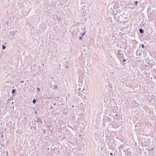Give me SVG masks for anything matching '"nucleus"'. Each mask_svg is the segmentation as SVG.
I'll use <instances>...</instances> for the list:
<instances>
[{
  "instance_id": "f257e3e1",
  "label": "nucleus",
  "mask_w": 156,
  "mask_h": 156,
  "mask_svg": "<svg viewBox=\"0 0 156 156\" xmlns=\"http://www.w3.org/2000/svg\"><path fill=\"white\" fill-rule=\"evenodd\" d=\"M122 51L121 50L118 51V55L117 56L118 57V58L119 59L120 61L121 62L122 61V59L123 58H124V56L123 55H122V54L120 53L119 52L120 51Z\"/></svg>"
},
{
  "instance_id": "c03bdc74",
  "label": "nucleus",
  "mask_w": 156,
  "mask_h": 156,
  "mask_svg": "<svg viewBox=\"0 0 156 156\" xmlns=\"http://www.w3.org/2000/svg\"><path fill=\"white\" fill-rule=\"evenodd\" d=\"M84 89H85L84 88H83V90H84Z\"/></svg>"
},
{
  "instance_id": "9b49d317",
  "label": "nucleus",
  "mask_w": 156,
  "mask_h": 156,
  "mask_svg": "<svg viewBox=\"0 0 156 156\" xmlns=\"http://www.w3.org/2000/svg\"><path fill=\"white\" fill-rule=\"evenodd\" d=\"M58 86L56 85H55L54 87V89L56 90L58 88Z\"/></svg>"
},
{
  "instance_id": "0eeeda50",
  "label": "nucleus",
  "mask_w": 156,
  "mask_h": 156,
  "mask_svg": "<svg viewBox=\"0 0 156 156\" xmlns=\"http://www.w3.org/2000/svg\"><path fill=\"white\" fill-rule=\"evenodd\" d=\"M139 31L140 33L141 34H143L144 32V30L142 28L139 29Z\"/></svg>"
},
{
  "instance_id": "2eb2a0df",
  "label": "nucleus",
  "mask_w": 156,
  "mask_h": 156,
  "mask_svg": "<svg viewBox=\"0 0 156 156\" xmlns=\"http://www.w3.org/2000/svg\"><path fill=\"white\" fill-rule=\"evenodd\" d=\"M122 61H123V62H126V59H123H123H122Z\"/></svg>"
},
{
  "instance_id": "473e14b6",
  "label": "nucleus",
  "mask_w": 156,
  "mask_h": 156,
  "mask_svg": "<svg viewBox=\"0 0 156 156\" xmlns=\"http://www.w3.org/2000/svg\"><path fill=\"white\" fill-rule=\"evenodd\" d=\"M32 128H33V127H30V129H32Z\"/></svg>"
},
{
  "instance_id": "37998d69",
  "label": "nucleus",
  "mask_w": 156,
  "mask_h": 156,
  "mask_svg": "<svg viewBox=\"0 0 156 156\" xmlns=\"http://www.w3.org/2000/svg\"><path fill=\"white\" fill-rule=\"evenodd\" d=\"M84 89H85L84 88H83V90H84Z\"/></svg>"
},
{
  "instance_id": "58836bf2",
  "label": "nucleus",
  "mask_w": 156,
  "mask_h": 156,
  "mask_svg": "<svg viewBox=\"0 0 156 156\" xmlns=\"http://www.w3.org/2000/svg\"><path fill=\"white\" fill-rule=\"evenodd\" d=\"M72 107H74V106L73 105Z\"/></svg>"
},
{
  "instance_id": "c756f323",
  "label": "nucleus",
  "mask_w": 156,
  "mask_h": 156,
  "mask_svg": "<svg viewBox=\"0 0 156 156\" xmlns=\"http://www.w3.org/2000/svg\"><path fill=\"white\" fill-rule=\"evenodd\" d=\"M81 90V89L80 88H79V89H78V90Z\"/></svg>"
},
{
  "instance_id": "aec40b11",
  "label": "nucleus",
  "mask_w": 156,
  "mask_h": 156,
  "mask_svg": "<svg viewBox=\"0 0 156 156\" xmlns=\"http://www.w3.org/2000/svg\"><path fill=\"white\" fill-rule=\"evenodd\" d=\"M82 37H80L79 38V39L80 40H82L83 39V38H82Z\"/></svg>"
},
{
  "instance_id": "9d476101",
  "label": "nucleus",
  "mask_w": 156,
  "mask_h": 156,
  "mask_svg": "<svg viewBox=\"0 0 156 156\" xmlns=\"http://www.w3.org/2000/svg\"><path fill=\"white\" fill-rule=\"evenodd\" d=\"M2 49H5V48H6V47H5V46H4V45H2Z\"/></svg>"
},
{
  "instance_id": "2f4dec72",
  "label": "nucleus",
  "mask_w": 156,
  "mask_h": 156,
  "mask_svg": "<svg viewBox=\"0 0 156 156\" xmlns=\"http://www.w3.org/2000/svg\"><path fill=\"white\" fill-rule=\"evenodd\" d=\"M35 114H37V111H35Z\"/></svg>"
},
{
  "instance_id": "a878e982",
  "label": "nucleus",
  "mask_w": 156,
  "mask_h": 156,
  "mask_svg": "<svg viewBox=\"0 0 156 156\" xmlns=\"http://www.w3.org/2000/svg\"><path fill=\"white\" fill-rule=\"evenodd\" d=\"M37 119L38 120H41V119L39 118H37Z\"/></svg>"
},
{
  "instance_id": "49530a36",
  "label": "nucleus",
  "mask_w": 156,
  "mask_h": 156,
  "mask_svg": "<svg viewBox=\"0 0 156 156\" xmlns=\"http://www.w3.org/2000/svg\"><path fill=\"white\" fill-rule=\"evenodd\" d=\"M13 102H12V104H13Z\"/></svg>"
},
{
  "instance_id": "c85d7f7f",
  "label": "nucleus",
  "mask_w": 156,
  "mask_h": 156,
  "mask_svg": "<svg viewBox=\"0 0 156 156\" xmlns=\"http://www.w3.org/2000/svg\"><path fill=\"white\" fill-rule=\"evenodd\" d=\"M56 105V103H54V105Z\"/></svg>"
},
{
  "instance_id": "ddd939ff",
  "label": "nucleus",
  "mask_w": 156,
  "mask_h": 156,
  "mask_svg": "<svg viewBox=\"0 0 156 156\" xmlns=\"http://www.w3.org/2000/svg\"><path fill=\"white\" fill-rule=\"evenodd\" d=\"M151 9V7H149L148 8L147 11H150Z\"/></svg>"
},
{
  "instance_id": "cd10ccee",
  "label": "nucleus",
  "mask_w": 156,
  "mask_h": 156,
  "mask_svg": "<svg viewBox=\"0 0 156 156\" xmlns=\"http://www.w3.org/2000/svg\"><path fill=\"white\" fill-rule=\"evenodd\" d=\"M53 108V107H52V106H51V107H50V109H52Z\"/></svg>"
},
{
  "instance_id": "5701e85b",
  "label": "nucleus",
  "mask_w": 156,
  "mask_h": 156,
  "mask_svg": "<svg viewBox=\"0 0 156 156\" xmlns=\"http://www.w3.org/2000/svg\"><path fill=\"white\" fill-rule=\"evenodd\" d=\"M110 155H113V153H110Z\"/></svg>"
},
{
  "instance_id": "a18cd8bd",
  "label": "nucleus",
  "mask_w": 156,
  "mask_h": 156,
  "mask_svg": "<svg viewBox=\"0 0 156 156\" xmlns=\"http://www.w3.org/2000/svg\"><path fill=\"white\" fill-rule=\"evenodd\" d=\"M156 99V98H155L154 99V101L155 100V99Z\"/></svg>"
},
{
  "instance_id": "4c0bfd02",
  "label": "nucleus",
  "mask_w": 156,
  "mask_h": 156,
  "mask_svg": "<svg viewBox=\"0 0 156 156\" xmlns=\"http://www.w3.org/2000/svg\"><path fill=\"white\" fill-rule=\"evenodd\" d=\"M6 24H8V22H7V23H6Z\"/></svg>"
},
{
  "instance_id": "de8ad7c7",
  "label": "nucleus",
  "mask_w": 156,
  "mask_h": 156,
  "mask_svg": "<svg viewBox=\"0 0 156 156\" xmlns=\"http://www.w3.org/2000/svg\"><path fill=\"white\" fill-rule=\"evenodd\" d=\"M1 26H0V28H1Z\"/></svg>"
},
{
  "instance_id": "f03ea898",
  "label": "nucleus",
  "mask_w": 156,
  "mask_h": 156,
  "mask_svg": "<svg viewBox=\"0 0 156 156\" xmlns=\"http://www.w3.org/2000/svg\"><path fill=\"white\" fill-rule=\"evenodd\" d=\"M16 32L17 31L15 30H13L12 31H10L9 32L10 35L13 36V35L15 34Z\"/></svg>"
},
{
  "instance_id": "72a5a7b5",
  "label": "nucleus",
  "mask_w": 156,
  "mask_h": 156,
  "mask_svg": "<svg viewBox=\"0 0 156 156\" xmlns=\"http://www.w3.org/2000/svg\"><path fill=\"white\" fill-rule=\"evenodd\" d=\"M102 39V38H101L100 39V40H101Z\"/></svg>"
},
{
  "instance_id": "6e6552de",
  "label": "nucleus",
  "mask_w": 156,
  "mask_h": 156,
  "mask_svg": "<svg viewBox=\"0 0 156 156\" xmlns=\"http://www.w3.org/2000/svg\"><path fill=\"white\" fill-rule=\"evenodd\" d=\"M36 99H34L33 100V101H32L33 103L34 104H35L36 103Z\"/></svg>"
},
{
  "instance_id": "423d86ee",
  "label": "nucleus",
  "mask_w": 156,
  "mask_h": 156,
  "mask_svg": "<svg viewBox=\"0 0 156 156\" xmlns=\"http://www.w3.org/2000/svg\"><path fill=\"white\" fill-rule=\"evenodd\" d=\"M124 146H125V144H121L120 145V147H119L118 148V149L119 150H120V148L121 147L122 148H123L124 147Z\"/></svg>"
},
{
  "instance_id": "79ce46f5",
  "label": "nucleus",
  "mask_w": 156,
  "mask_h": 156,
  "mask_svg": "<svg viewBox=\"0 0 156 156\" xmlns=\"http://www.w3.org/2000/svg\"><path fill=\"white\" fill-rule=\"evenodd\" d=\"M51 78H52V79H53L52 77H51Z\"/></svg>"
},
{
  "instance_id": "e433bc0d",
  "label": "nucleus",
  "mask_w": 156,
  "mask_h": 156,
  "mask_svg": "<svg viewBox=\"0 0 156 156\" xmlns=\"http://www.w3.org/2000/svg\"><path fill=\"white\" fill-rule=\"evenodd\" d=\"M1 145L2 146H3V145L1 144Z\"/></svg>"
},
{
  "instance_id": "a211bd4d",
  "label": "nucleus",
  "mask_w": 156,
  "mask_h": 156,
  "mask_svg": "<svg viewBox=\"0 0 156 156\" xmlns=\"http://www.w3.org/2000/svg\"><path fill=\"white\" fill-rule=\"evenodd\" d=\"M37 123V122H36V121L35 120L34 121V125L35 126H36V124Z\"/></svg>"
},
{
  "instance_id": "7c9ffc66",
  "label": "nucleus",
  "mask_w": 156,
  "mask_h": 156,
  "mask_svg": "<svg viewBox=\"0 0 156 156\" xmlns=\"http://www.w3.org/2000/svg\"><path fill=\"white\" fill-rule=\"evenodd\" d=\"M47 98L50 99V98L49 97H48Z\"/></svg>"
},
{
  "instance_id": "f8f14e48",
  "label": "nucleus",
  "mask_w": 156,
  "mask_h": 156,
  "mask_svg": "<svg viewBox=\"0 0 156 156\" xmlns=\"http://www.w3.org/2000/svg\"><path fill=\"white\" fill-rule=\"evenodd\" d=\"M138 2L137 1H136L134 2V3H135V5H137L138 4Z\"/></svg>"
},
{
  "instance_id": "20e7f679",
  "label": "nucleus",
  "mask_w": 156,
  "mask_h": 156,
  "mask_svg": "<svg viewBox=\"0 0 156 156\" xmlns=\"http://www.w3.org/2000/svg\"><path fill=\"white\" fill-rule=\"evenodd\" d=\"M104 149L102 147H101L100 148V147L98 148V150L99 152H100L101 153H102V151Z\"/></svg>"
},
{
  "instance_id": "6ab92c4d",
  "label": "nucleus",
  "mask_w": 156,
  "mask_h": 156,
  "mask_svg": "<svg viewBox=\"0 0 156 156\" xmlns=\"http://www.w3.org/2000/svg\"><path fill=\"white\" fill-rule=\"evenodd\" d=\"M33 128H34V130H35L36 129V126H33Z\"/></svg>"
},
{
  "instance_id": "c9c22d12",
  "label": "nucleus",
  "mask_w": 156,
  "mask_h": 156,
  "mask_svg": "<svg viewBox=\"0 0 156 156\" xmlns=\"http://www.w3.org/2000/svg\"><path fill=\"white\" fill-rule=\"evenodd\" d=\"M140 88H141V85H140Z\"/></svg>"
},
{
  "instance_id": "7ed1b4c3",
  "label": "nucleus",
  "mask_w": 156,
  "mask_h": 156,
  "mask_svg": "<svg viewBox=\"0 0 156 156\" xmlns=\"http://www.w3.org/2000/svg\"><path fill=\"white\" fill-rule=\"evenodd\" d=\"M36 122L37 123V124L38 125H39L40 124L41 125L43 123L42 121L41 120H37L36 121Z\"/></svg>"
},
{
  "instance_id": "bb28decb",
  "label": "nucleus",
  "mask_w": 156,
  "mask_h": 156,
  "mask_svg": "<svg viewBox=\"0 0 156 156\" xmlns=\"http://www.w3.org/2000/svg\"><path fill=\"white\" fill-rule=\"evenodd\" d=\"M6 155H7V156H8V152H6Z\"/></svg>"
},
{
  "instance_id": "1a4fd4ad",
  "label": "nucleus",
  "mask_w": 156,
  "mask_h": 156,
  "mask_svg": "<svg viewBox=\"0 0 156 156\" xmlns=\"http://www.w3.org/2000/svg\"><path fill=\"white\" fill-rule=\"evenodd\" d=\"M86 32L85 31H84L83 33H82V37H83V36L85 35L86 34Z\"/></svg>"
},
{
  "instance_id": "f704fd0d",
  "label": "nucleus",
  "mask_w": 156,
  "mask_h": 156,
  "mask_svg": "<svg viewBox=\"0 0 156 156\" xmlns=\"http://www.w3.org/2000/svg\"><path fill=\"white\" fill-rule=\"evenodd\" d=\"M140 88H141V85H140Z\"/></svg>"
},
{
  "instance_id": "ea45409f",
  "label": "nucleus",
  "mask_w": 156,
  "mask_h": 156,
  "mask_svg": "<svg viewBox=\"0 0 156 156\" xmlns=\"http://www.w3.org/2000/svg\"><path fill=\"white\" fill-rule=\"evenodd\" d=\"M44 64H42V66H44Z\"/></svg>"
},
{
  "instance_id": "a19ab883",
  "label": "nucleus",
  "mask_w": 156,
  "mask_h": 156,
  "mask_svg": "<svg viewBox=\"0 0 156 156\" xmlns=\"http://www.w3.org/2000/svg\"><path fill=\"white\" fill-rule=\"evenodd\" d=\"M125 64V63H123V65H124Z\"/></svg>"
},
{
  "instance_id": "412c9836",
  "label": "nucleus",
  "mask_w": 156,
  "mask_h": 156,
  "mask_svg": "<svg viewBox=\"0 0 156 156\" xmlns=\"http://www.w3.org/2000/svg\"><path fill=\"white\" fill-rule=\"evenodd\" d=\"M24 82V81L23 80H22L20 82V83H23Z\"/></svg>"
},
{
  "instance_id": "4be33fe9",
  "label": "nucleus",
  "mask_w": 156,
  "mask_h": 156,
  "mask_svg": "<svg viewBox=\"0 0 156 156\" xmlns=\"http://www.w3.org/2000/svg\"><path fill=\"white\" fill-rule=\"evenodd\" d=\"M69 68L68 67V66H66V67H65V68Z\"/></svg>"
},
{
  "instance_id": "4468645a",
  "label": "nucleus",
  "mask_w": 156,
  "mask_h": 156,
  "mask_svg": "<svg viewBox=\"0 0 156 156\" xmlns=\"http://www.w3.org/2000/svg\"><path fill=\"white\" fill-rule=\"evenodd\" d=\"M141 47L143 48H144L145 46L144 44H142L141 45Z\"/></svg>"
},
{
  "instance_id": "f3484780",
  "label": "nucleus",
  "mask_w": 156,
  "mask_h": 156,
  "mask_svg": "<svg viewBox=\"0 0 156 156\" xmlns=\"http://www.w3.org/2000/svg\"><path fill=\"white\" fill-rule=\"evenodd\" d=\"M37 90L39 91L40 90V88H39L38 87L37 88Z\"/></svg>"
},
{
  "instance_id": "b1692460",
  "label": "nucleus",
  "mask_w": 156,
  "mask_h": 156,
  "mask_svg": "<svg viewBox=\"0 0 156 156\" xmlns=\"http://www.w3.org/2000/svg\"><path fill=\"white\" fill-rule=\"evenodd\" d=\"M154 150L153 148H151L150 150L152 151Z\"/></svg>"
},
{
  "instance_id": "dca6fc26",
  "label": "nucleus",
  "mask_w": 156,
  "mask_h": 156,
  "mask_svg": "<svg viewBox=\"0 0 156 156\" xmlns=\"http://www.w3.org/2000/svg\"><path fill=\"white\" fill-rule=\"evenodd\" d=\"M3 132H1V137L2 138L3 137Z\"/></svg>"
},
{
  "instance_id": "39448f33",
  "label": "nucleus",
  "mask_w": 156,
  "mask_h": 156,
  "mask_svg": "<svg viewBox=\"0 0 156 156\" xmlns=\"http://www.w3.org/2000/svg\"><path fill=\"white\" fill-rule=\"evenodd\" d=\"M16 90L15 89H13L12 90V94L13 95H14V93H16Z\"/></svg>"
},
{
  "instance_id": "393cba45",
  "label": "nucleus",
  "mask_w": 156,
  "mask_h": 156,
  "mask_svg": "<svg viewBox=\"0 0 156 156\" xmlns=\"http://www.w3.org/2000/svg\"><path fill=\"white\" fill-rule=\"evenodd\" d=\"M10 99H9L7 100V102H8L9 103V100H10Z\"/></svg>"
}]
</instances>
